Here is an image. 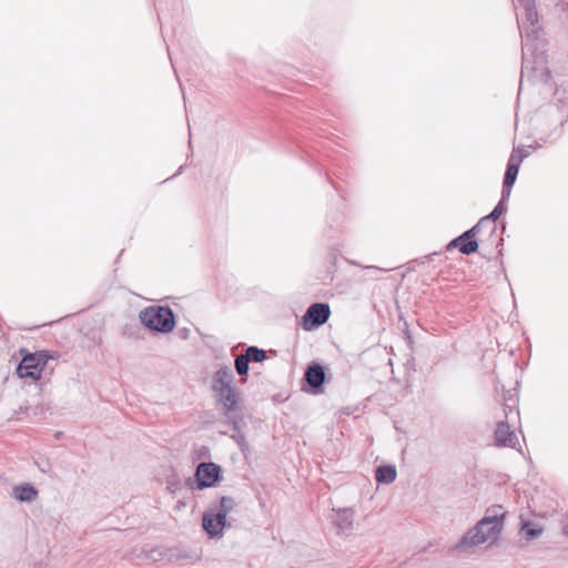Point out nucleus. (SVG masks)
<instances>
[{
    "label": "nucleus",
    "instance_id": "obj_12",
    "mask_svg": "<svg viewBox=\"0 0 568 568\" xmlns=\"http://www.w3.org/2000/svg\"><path fill=\"white\" fill-rule=\"evenodd\" d=\"M13 497L23 503H30L38 496V490L30 484L18 485L13 487Z\"/></svg>",
    "mask_w": 568,
    "mask_h": 568
},
{
    "label": "nucleus",
    "instance_id": "obj_15",
    "mask_svg": "<svg viewBox=\"0 0 568 568\" xmlns=\"http://www.w3.org/2000/svg\"><path fill=\"white\" fill-rule=\"evenodd\" d=\"M521 531H523L526 540H532L542 534L544 528L534 523L525 521L521 525Z\"/></svg>",
    "mask_w": 568,
    "mask_h": 568
},
{
    "label": "nucleus",
    "instance_id": "obj_7",
    "mask_svg": "<svg viewBox=\"0 0 568 568\" xmlns=\"http://www.w3.org/2000/svg\"><path fill=\"white\" fill-rule=\"evenodd\" d=\"M196 488L204 489L214 486L221 477V467L214 463H200L195 471Z\"/></svg>",
    "mask_w": 568,
    "mask_h": 568
},
{
    "label": "nucleus",
    "instance_id": "obj_19",
    "mask_svg": "<svg viewBox=\"0 0 568 568\" xmlns=\"http://www.w3.org/2000/svg\"><path fill=\"white\" fill-rule=\"evenodd\" d=\"M520 7L525 10L527 20H534L536 18V6L535 0H516Z\"/></svg>",
    "mask_w": 568,
    "mask_h": 568
},
{
    "label": "nucleus",
    "instance_id": "obj_20",
    "mask_svg": "<svg viewBox=\"0 0 568 568\" xmlns=\"http://www.w3.org/2000/svg\"><path fill=\"white\" fill-rule=\"evenodd\" d=\"M478 243L475 240H465L460 242L459 252L466 255L473 254L477 251Z\"/></svg>",
    "mask_w": 568,
    "mask_h": 568
},
{
    "label": "nucleus",
    "instance_id": "obj_9",
    "mask_svg": "<svg viewBox=\"0 0 568 568\" xmlns=\"http://www.w3.org/2000/svg\"><path fill=\"white\" fill-rule=\"evenodd\" d=\"M495 444L499 447L515 448L518 444V437L507 422H498L495 429Z\"/></svg>",
    "mask_w": 568,
    "mask_h": 568
},
{
    "label": "nucleus",
    "instance_id": "obj_2",
    "mask_svg": "<svg viewBox=\"0 0 568 568\" xmlns=\"http://www.w3.org/2000/svg\"><path fill=\"white\" fill-rule=\"evenodd\" d=\"M212 390L222 414L231 419L233 413L239 408V392L234 386V374L230 366H221L212 376Z\"/></svg>",
    "mask_w": 568,
    "mask_h": 568
},
{
    "label": "nucleus",
    "instance_id": "obj_1",
    "mask_svg": "<svg viewBox=\"0 0 568 568\" xmlns=\"http://www.w3.org/2000/svg\"><path fill=\"white\" fill-rule=\"evenodd\" d=\"M506 511L499 505L486 509L485 516L460 538L456 550L495 544L503 530Z\"/></svg>",
    "mask_w": 568,
    "mask_h": 568
},
{
    "label": "nucleus",
    "instance_id": "obj_23",
    "mask_svg": "<svg viewBox=\"0 0 568 568\" xmlns=\"http://www.w3.org/2000/svg\"><path fill=\"white\" fill-rule=\"evenodd\" d=\"M530 65L529 59L526 57L525 48L523 49V71Z\"/></svg>",
    "mask_w": 568,
    "mask_h": 568
},
{
    "label": "nucleus",
    "instance_id": "obj_6",
    "mask_svg": "<svg viewBox=\"0 0 568 568\" xmlns=\"http://www.w3.org/2000/svg\"><path fill=\"white\" fill-rule=\"evenodd\" d=\"M331 316V307L327 303H313L308 306L302 317V327L305 331H313L324 325Z\"/></svg>",
    "mask_w": 568,
    "mask_h": 568
},
{
    "label": "nucleus",
    "instance_id": "obj_8",
    "mask_svg": "<svg viewBox=\"0 0 568 568\" xmlns=\"http://www.w3.org/2000/svg\"><path fill=\"white\" fill-rule=\"evenodd\" d=\"M333 523L337 529L338 535H347L354 528L355 511L353 508H338L333 509Z\"/></svg>",
    "mask_w": 568,
    "mask_h": 568
},
{
    "label": "nucleus",
    "instance_id": "obj_24",
    "mask_svg": "<svg viewBox=\"0 0 568 568\" xmlns=\"http://www.w3.org/2000/svg\"><path fill=\"white\" fill-rule=\"evenodd\" d=\"M528 156V152L527 151H523L520 155H517V158H521V160L524 158Z\"/></svg>",
    "mask_w": 568,
    "mask_h": 568
},
{
    "label": "nucleus",
    "instance_id": "obj_18",
    "mask_svg": "<svg viewBox=\"0 0 568 568\" xmlns=\"http://www.w3.org/2000/svg\"><path fill=\"white\" fill-rule=\"evenodd\" d=\"M235 371L240 376H246L250 369V361L245 356V354H240L236 356L234 362Z\"/></svg>",
    "mask_w": 568,
    "mask_h": 568
},
{
    "label": "nucleus",
    "instance_id": "obj_21",
    "mask_svg": "<svg viewBox=\"0 0 568 568\" xmlns=\"http://www.w3.org/2000/svg\"><path fill=\"white\" fill-rule=\"evenodd\" d=\"M483 224H479V222L473 226L471 229L467 230L466 232H464L460 236L463 239V241L465 240H474V236L476 234V232L478 231V229Z\"/></svg>",
    "mask_w": 568,
    "mask_h": 568
},
{
    "label": "nucleus",
    "instance_id": "obj_17",
    "mask_svg": "<svg viewBox=\"0 0 568 568\" xmlns=\"http://www.w3.org/2000/svg\"><path fill=\"white\" fill-rule=\"evenodd\" d=\"M506 211V206L504 204V199L493 209V211L480 219L479 224H485L487 222H495L500 217V215Z\"/></svg>",
    "mask_w": 568,
    "mask_h": 568
},
{
    "label": "nucleus",
    "instance_id": "obj_22",
    "mask_svg": "<svg viewBox=\"0 0 568 568\" xmlns=\"http://www.w3.org/2000/svg\"><path fill=\"white\" fill-rule=\"evenodd\" d=\"M460 242H464L462 236L459 235L458 237L454 239L453 241L449 242L447 248H452V247H458L459 248V245H460Z\"/></svg>",
    "mask_w": 568,
    "mask_h": 568
},
{
    "label": "nucleus",
    "instance_id": "obj_13",
    "mask_svg": "<svg viewBox=\"0 0 568 568\" xmlns=\"http://www.w3.org/2000/svg\"><path fill=\"white\" fill-rule=\"evenodd\" d=\"M396 468L392 465H384L376 468L375 478L379 484H392L396 479Z\"/></svg>",
    "mask_w": 568,
    "mask_h": 568
},
{
    "label": "nucleus",
    "instance_id": "obj_14",
    "mask_svg": "<svg viewBox=\"0 0 568 568\" xmlns=\"http://www.w3.org/2000/svg\"><path fill=\"white\" fill-rule=\"evenodd\" d=\"M521 28V37H526L528 40H538L540 34L538 14L536 13V18L534 20H527L525 17V22Z\"/></svg>",
    "mask_w": 568,
    "mask_h": 568
},
{
    "label": "nucleus",
    "instance_id": "obj_11",
    "mask_svg": "<svg viewBox=\"0 0 568 568\" xmlns=\"http://www.w3.org/2000/svg\"><path fill=\"white\" fill-rule=\"evenodd\" d=\"M304 378L312 387L313 393H317L325 382V371L320 364H312L305 372Z\"/></svg>",
    "mask_w": 568,
    "mask_h": 568
},
{
    "label": "nucleus",
    "instance_id": "obj_10",
    "mask_svg": "<svg viewBox=\"0 0 568 568\" xmlns=\"http://www.w3.org/2000/svg\"><path fill=\"white\" fill-rule=\"evenodd\" d=\"M521 163V158H517L515 152H513L509 156L506 173L504 176V190H503V197H508L510 194V187L516 182L519 166Z\"/></svg>",
    "mask_w": 568,
    "mask_h": 568
},
{
    "label": "nucleus",
    "instance_id": "obj_4",
    "mask_svg": "<svg viewBox=\"0 0 568 568\" xmlns=\"http://www.w3.org/2000/svg\"><path fill=\"white\" fill-rule=\"evenodd\" d=\"M235 507L232 497L223 496L217 506L203 514V528L210 537L221 536L226 526V516Z\"/></svg>",
    "mask_w": 568,
    "mask_h": 568
},
{
    "label": "nucleus",
    "instance_id": "obj_16",
    "mask_svg": "<svg viewBox=\"0 0 568 568\" xmlns=\"http://www.w3.org/2000/svg\"><path fill=\"white\" fill-rule=\"evenodd\" d=\"M245 356L250 362L261 363L266 359V352L256 346H248L245 349Z\"/></svg>",
    "mask_w": 568,
    "mask_h": 568
},
{
    "label": "nucleus",
    "instance_id": "obj_3",
    "mask_svg": "<svg viewBox=\"0 0 568 568\" xmlns=\"http://www.w3.org/2000/svg\"><path fill=\"white\" fill-rule=\"evenodd\" d=\"M140 322L150 331L168 334L175 327V315L169 306L151 305L140 311Z\"/></svg>",
    "mask_w": 568,
    "mask_h": 568
},
{
    "label": "nucleus",
    "instance_id": "obj_5",
    "mask_svg": "<svg viewBox=\"0 0 568 568\" xmlns=\"http://www.w3.org/2000/svg\"><path fill=\"white\" fill-rule=\"evenodd\" d=\"M55 356L49 351H39L36 353H28L23 355L21 362L17 367V375L20 378L39 379L41 372L49 359H54Z\"/></svg>",
    "mask_w": 568,
    "mask_h": 568
}]
</instances>
